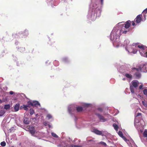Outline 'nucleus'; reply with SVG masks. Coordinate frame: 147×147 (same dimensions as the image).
I'll return each mask as SVG.
<instances>
[{"mask_svg": "<svg viewBox=\"0 0 147 147\" xmlns=\"http://www.w3.org/2000/svg\"><path fill=\"white\" fill-rule=\"evenodd\" d=\"M8 97L7 96H5L3 97L2 99V101L3 102H5L7 101L8 100Z\"/></svg>", "mask_w": 147, "mask_h": 147, "instance_id": "obj_31", "label": "nucleus"}, {"mask_svg": "<svg viewBox=\"0 0 147 147\" xmlns=\"http://www.w3.org/2000/svg\"><path fill=\"white\" fill-rule=\"evenodd\" d=\"M48 61H46V63H47V62H48Z\"/></svg>", "mask_w": 147, "mask_h": 147, "instance_id": "obj_55", "label": "nucleus"}, {"mask_svg": "<svg viewBox=\"0 0 147 147\" xmlns=\"http://www.w3.org/2000/svg\"><path fill=\"white\" fill-rule=\"evenodd\" d=\"M68 61V59L67 57H64L62 59V61L64 62H66Z\"/></svg>", "mask_w": 147, "mask_h": 147, "instance_id": "obj_37", "label": "nucleus"}, {"mask_svg": "<svg viewBox=\"0 0 147 147\" xmlns=\"http://www.w3.org/2000/svg\"><path fill=\"white\" fill-rule=\"evenodd\" d=\"M46 117L48 120L50 119H53V117L50 114H47V115Z\"/></svg>", "mask_w": 147, "mask_h": 147, "instance_id": "obj_27", "label": "nucleus"}, {"mask_svg": "<svg viewBox=\"0 0 147 147\" xmlns=\"http://www.w3.org/2000/svg\"><path fill=\"white\" fill-rule=\"evenodd\" d=\"M62 139H64V138H63H63H62Z\"/></svg>", "mask_w": 147, "mask_h": 147, "instance_id": "obj_58", "label": "nucleus"}, {"mask_svg": "<svg viewBox=\"0 0 147 147\" xmlns=\"http://www.w3.org/2000/svg\"><path fill=\"white\" fill-rule=\"evenodd\" d=\"M46 2L48 5H51L53 7L52 3H53V0H46Z\"/></svg>", "mask_w": 147, "mask_h": 147, "instance_id": "obj_25", "label": "nucleus"}, {"mask_svg": "<svg viewBox=\"0 0 147 147\" xmlns=\"http://www.w3.org/2000/svg\"><path fill=\"white\" fill-rule=\"evenodd\" d=\"M76 108V106L74 104H71L68 106V113L71 115H72L74 112Z\"/></svg>", "mask_w": 147, "mask_h": 147, "instance_id": "obj_9", "label": "nucleus"}, {"mask_svg": "<svg viewBox=\"0 0 147 147\" xmlns=\"http://www.w3.org/2000/svg\"><path fill=\"white\" fill-rule=\"evenodd\" d=\"M6 112V111H5L2 107L1 108L0 107V117L3 116Z\"/></svg>", "mask_w": 147, "mask_h": 147, "instance_id": "obj_18", "label": "nucleus"}, {"mask_svg": "<svg viewBox=\"0 0 147 147\" xmlns=\"http://www.w3.org/2000/svg\"><path fill=\"white\" fill-rule=\"evenodd\" d=\"M130 21L128 20L126 22L125 24H123L122 23L123 22L119 23L120 24L118 26V30L120 31V34H126L127 32L129 31V28L130 26Z\"/></svg>", "mask_w": 147, "mask_h": 147, "instance_id": "obj_5", "label": "nucleus"}, {"mask_svg": "<svg viewBox=\"0 0 147 147\" xmlns=\"http://www.w3.org/2000/svg\"><path fill=\"white\" fill-rule=\"evenodd\" d=\"M32 106H35L38 107V106H40V104L39 102L36 101H34L32 102Z\"/></svg>", "mask_w": 147, "mask_h": 147, "instance_id": "obj_19", "label": "nucleus"}, {"mask_svg": "<svg viewBox=\"0 0 147 147\" xmlns=\"http://www.w3.org/2000/svg\"><path fill=\"white\" fill-rule=\"evenodd\" d=\"M141 114L140 113H138L137 114V115H136L135 117H137V118H138V116H141Z\"/></svg>", "mask_w": 147, "mask_h": 147, "instance_id": "obj_42", "label": "nucleus"}, {"mask_svg": "<svg viewBox=\"0 0 147 147\" xmlns=\"http://www.w3.org/2000/svg\"><path fill=\"white\" fill-rule=\"evenodd\" d=\"M14 92L12 91H10L9 92V94L10 95H12L14 94Z\"/></svg>", "mask_w": 147, "mask_h": 147, "instance_id": "obj_47", "label": "nucleus"}, {"mask_svg": "<svg viewBox=\"0 0 147 147\" xmlns=\"http://www.w3.org/2000/svg\"><path fill=\"white\" fill-rule=\"evenodd\" d=\"M119 24H117L114 27L110 35V39L112 41L113 46L116 47H118L122 45L119 40L121 34L118 27Z\"/></svg>", "mask_w": 147, "mask_h": 147, "instance_id": "obj_3", "label": "nucleus"}, {"mask_svg": "<svg viewBox=\"0 0 147 147\" xmlns=\"http://www.w3.org/2000/svg\"><path fill=\"white\" fill-rule=\"evenodd\" d=\"M48 125L49 128H50L52 127L51 125L49 124Z\"/></svg>", "mask_w": 147, "mask_h": 147, "instance_id": "obj_52", "label": "nucleus"}, {"mask_svg": "<svg viewBox=\"0 0 147 147\" xmlns=\"http://www.w3.org/2000/svg\"><path fill=\"white\" fill-rule=\"evenodd\" d=\"M82 106L85 107H88L91 106V105L90 104H88L86 103H83Z\"/></svg>", "mask_w": 147, "mask_h": 147, "instance_id": "obj_29", "label": "nucleus"}, {"mask_svg": "<svg viewBox=\"0 0 147 147\" xmlns=\"http://www.w3.org/2000/svg\"><path fill=\"white\" fill-rule=\"evenodd\" d=\"M95 141L92 140H88L85 143V144L88 145H91L95 143Z\"/></svg>", "mask_w": 147, "mask_h": 147, "instance_id": "obj_17", "label": "nucleus"}, {"mask_svg": "<svg viewBox=\"0 0 147 147\" xmlns=\"http://www.w3.org/2000/svg\"><path fill=\"white\" fill-rule=\"evenodd\" d=\"M135 25V22H132V26H134Z\"/></svg>", "mask_w": 147, "mask_h": 147, "instance_id": "obj_49", "label": "nucleus"}, {"mask_svg": "<svg viewBox=\"0 0 147 147\" xmlns=\"http://www.w3.org/2000/svg\"><path fill=\"white\" fill-rule=\"evenodd\" d=\"M1 145L2 146H4L6 145V143L5 142H1Z\"/></svg>", "mask_w": 147, "mask_h": 147, "instance_id": "obj_41", "label": "nucleus"}, {"mask_svg": "<svg viewBox=\"0 0 147 147\" xmlns=\"http://www.w3.org/2000/svg\"><path fill=\"white\" fill-rule=\"evenodd\" d=\"M140 119H138V118L137 117H135L134 120V124L136 128H138V125H139L138 124L140 122Z\"/></svg>", "mask_w": 147, "mask_h": 147, "instance_id": "obj_14", "label": "nucleus"}, {"mask_svg": "<svg viewBox=\"0 0 147 147\" xmlns=\"http://www.w3.org/2000/svg\"><path fill=\"white\" fill-rule=\"evenodd\" d=\"M96 114L101 122H105L107 121V119L101 115L97 113Z\"/></svg>", "mask_w": 147, "mask_h": 147, "instance_id": "obj_12", "label": "nucleus"}, {"mask_svg": "<svg viewBox=\"0 0 147 147\" xmlns=\"http://www.w3.org/2000/svg\"><path fill=\"white\" fill-rule=\"evenodd\" d=\"M18 50L19 51L22 52L25 51V48L23 47H20V48Z\"/></svg>", "mask_w": 147, "mask_h": 147, "instance_id": "obj_34", "label": "nucleus"}, {"mask_svg": "<svg viewBox=\"0 0 147 147\" xmlns=\"http://www.w3.org/2000/svg\"><path fill=\"white\" fill-rule=\"evenodd\" d=\"M3 101H2V100H1L0 99V104H1V103H2V102H3Z\"/></svg>", "mask_w": 147, "mask_h": 147, "instance_id": "obj_51", "label": "nucleus"}, {"mask_svg": "<svg viewBox=\"0 0 147 147\" xmlns=\"http://www.w3.org/2000/svg\"><path fill=\"white\" fill-rule=\"evenodd\" d=\"M101 3L102 5L103 4V0H100Z\"/></svg>", "mask_w": 147, "mask_h": 147, "instance_id": "obj_48", "label": "nucleus"}, {"mask_svg": "<svg viewBox=\"0 0 147 147\" xmlns=\"http://www.w3.org/2000/svg\"><path fill=\"white\" fill-rule=\"evenodd\" d=\"M28 107H29L28 105H23L20 107L21 108H23L25 110H28Z\"/></svg>", "mask_w": 147, "mask_h": 147, "instance_id": "obj_23", "label": "nucleus"}, {"mask_svg": "<svg viewBox=\"0 0 147 147\" xmlns=\"http://www.w3.org/2000/svg\"><path fill=\"white\" fill-rule=\"evenodd\" d=\"M65 140L66 141L68 142H70L71 141V139L69 137H67L66 138Z\"/></svg>", "mask_w": 147, "mask_h": 147, "instance_id": "obj_40", "label": "nucleus"}, {"mask_svg": "<svg viewBox=\"0 0 147 147\" xmlns=\"http://www.w3.org/2000/svg\"><path fill=\"white\" fill-rule=\"evenodd\" d=\"M10 105L9 104L5 105L4 106V109L6 110H8L10 108Z\"/></svg>", "mask_w": 147, "mask_h": 147, "instance_id": "obj_28", "label": "nucleus"}, {"mask_svg": "<svg viewBox=\"0 0 147 147\" xmlns=\"http://www.w3.org/2000/svg\"><path fill=\"white\" fill-rule=\"evenodd\" d=\"M11 147H14V146H11Z\"/></svg>", "mask_w": 147, "mask_h": 147, "instance_id": "obj_57", "label": "nucleus"}, {"mask_svg": "<svg viewBox=\"0 0 147 147\" xmlns=\"http://www.w3.org/2000/svg\"><path fill=\"white\" fill-rule=\"evenodd\" d=\"M58 147H82L81 145H69L66 143L65 141H64L62 142L61 144L58 145Z\"/></svg>", "mask_w": 147, "mask_h": 147, "instance_id": "obj_7", "label": "nucleus"}, {"mask_svg": "<svg viewBox=\"0 0 147 147\" xmlns=\"http://www.w3.org/2000/svg\"><path fill=\"white\" fill-rule=\"evenodd\" d=\"M20 107V104L19 103L16 104L14 107V111L17 112L19 110Z\"/></svg>", "mask_w": 147, "mask_h": 147, "instance_id": "obj_20", "label": "nucleus"}, {"mask_svg": "<svg viewBox=\"0 0 147 147\" xmlns=\"http://www.w3.org/2000/svg\"><path fill=\"white\" fill-rule=\"evenodd\" d=\"M98 2H92L90 6V9L88 16V19L92 21L95 20L97 16L99 17L100 15L101 11L98 8Z\"/></svg>", "mask_w": 147, "mask_h": 147, "instance_id": "obj_2", "label": "nucleus"}, {"mask_svg": "<svg viewBox=\"0 0 147 147\" xmlns=\"http://www.w3.org/2000/svg\"><path fill=\"white\" fill-rule=\"evenodd\" d=\"M27 105H28V107H30V105H31L32 106V102H31V101H28L27 102Z\"/></svg>", "mask_w": 147, "mask_h": 147, "instance_id": "obj_38", "label": "nucleus"}, {"mask_svg": "<svg viewBox=\"0 0 147 147\" xmlns=\"http://www.w3.org/2000/svg\"><path fill=\"white\" fill-rule=\"evenodd\" d=\"M143 92L145 95L147 96V88L144 89L143 91Z\"/></svg>", "mask_w": 147, "mask_h": 147, "instance_id": "obj_39", "label": "nucleus"}, {"mask_svg": "<svg viewBox=\"0 0 147 147\" xmlns=\"http://www.w3.org/2000/svg\"><path fill=\"white\" fill-rule=\"evenodd\" d=\"M29 131L31 135L34 137H37V136L40 135L39 134H41L38 131H36L35 130L33 126H29Z\"/></svg>", "mask_w": 147, "mask_h": 147, "instance_id": "obj_8", "label": "nucleus"}, {"mask_svg": "<svg viewBox=\"0 0 147 147\" xmlns=\"http://www.w3.org/2000/svg\"><path fill=\"white\" fill-rule=\"evenodd\" d=\"M143 13H147V8L144 9L143 11Z\"/></svg>", "mask_w": 147, "mask_h": 147, "instance_id": "obj_46", "label": "nucleus"}, {"mask_svg": "<svg viewBox=\"0 0 147 147\" xmlns=\"http://www.w3.org/2000/svg\"><path fill=\"white\" fill-rule=\"evenodd\" d=\"M125 79H126L125 78H123L122 80L123 81H124L125 80Z\"/></svg>", "mask_w": 147, "mask_h": 147, "instance_id": "obj_53", "label": "nucleus"}, {"mask_svg": "<svg viewBox=\"0 0 147 147\" xmlns=\"http://www.w3.org/2000/svg\"><path fill=\"white\" fill-rule=\"evenodd\" d=\"M44 125L45 126H47L48 125V122L46 121L44 122L43 123Z\"/></svg>", "mask_w": 147, "mask_h": 147, "instance_id": "obj_45", "label": "nucleus"}, {"mask_svg": "<svg viewBox=\"0 0 147 147\" xmlns=\"http://www.w3.org/2000/svg\"><path fill=\"white\" fill-rule=\"evenodd\" d=\"M131 69L135 71H140L143 72H147V63H146L141 64L139 68H132Z\"/></svg>", "mask_w": 147, "mask_h": 147, "instance_id": "obj_6", "label": "nucleus"}, {"mask_svg": "<svg viewBox=\"0 0 147 147\" xmlns=\"http://www.w3.org/2000/svg\"><path fill=\"white\" fill-rule=\"evenodd\" d=\"M20 34H22L23 35L26 36H27L28 34V31L26 30H24V31L23 32H21Z\"/></svg>", "mask_w": 147, "mask_h": 147, "instance_id": "obj_21", "label": "nucleus"}, {"mask_svg": "<svg viewBox=\"0 0 147 147\" xmlns=\"http://www.w3.org/2000/svg\"><path fill=\"white\" fill-rule=\"evenodd\" d=\"M34 113V110L32 109H30V113L31 115H32Z\"/></svg>", "mask_w": 147, "mask_h": 147, "instance_id": "obj_36", "label": "nucleus"}, {"mask_svg": "<svg viewBox=\"0 0 147 147\" xmlns=\"http://www.w3.org/2000/svg\"><path fill=\"white\" fill-rule=\"evenodd\" d=\"M17 36V35L16 34H13V36Z\"/></svg>", "mask_w": 147, "mask_h": 147, "instance_id": "obj_54", "label": "nucleus"}, {"mask_svg": "<svg viewBox=\"0 0 147 147\" xmlns=\"http://www.w3.org/2000/svg\"><path fill=\"white\" fill-rule=\"evenodd\" d=\"M113 126L114 127V129L117 131L118 130V126L116 124L114 123L113 124Z\"/></svg>", "mask_w": 147, "mask_h": 147, "instance_id": "obj_30", "label": "nucleus"}, {"mask_svg": "<svg viewBox=\"0 0 147 147\" xmlns=\"http://www.w3.org/2000/svg\"><path fill=\"white\" fill-rule=\"evenodd\" d=\"M3 89L5 90H7V87H5L3 88Z\"/></svg>", "mask_w": 147, "mask_h": 147, "instance_id": "obj_50", "label": "nucleus"}, {"mask_svg": "<svg viewBox=\"0 0 147 147\" xmlns=\"http://www.w3.org/2000/svg\"><path fill=\"white\" fill-rule=\"evenodd\" d=\"M119 136L123 138V140L126 142L130 146L129 144V141L126 139V138L123 136V135L122 132L121 131H119L118 133Z\"/></svg>", "mask_w": 147, "mask_h": 147, "instance_id": "obj_13", "label": "nucleus"}, {"mask_svg": "<svg viewBox=\"0 0 147 147\" xmlns=\"http://www.w3.org/2000/svg\"><path fill=\"white\" fill-rule=\"evenodd\" d=\"M125 76L127 78L129 79L130 80L132 79V76L131 74H125Z\"/></svg>", "mask_w": 147, "mask_h": 147, "instance_id": "obj_22", "label": "nucleus"}, {"mask_svg": "<svg viewBox=\"0 0 147 147\" xmlns=\"http://www.w3.org/2000/svg\"><path fill=\"white\" fill-rule=\"evenodd\" d=\"M143 105L146 107H147V102L142 101V102Z\"/></svg>", "mask_w": 147, "mask_h": 147, "instance_id": "obj_35", "label": "nucleus"}, {"mask_svg": "<svg viewBox=\"0 0 147 147\" xmlns=\"http://www.w3.org/2000/svg\"><path fill=\"white\" fill-rule=\"evenodd\" d=\"M141 16V15H139L137 16L135 19L137 23H139L141 22L142 20Z\"/></svg>", "mask_w": 147, "mask_h": 147, "instance_id": "obj_15", "label": "nucleus"}, {"mask_svg": "<svg viewBox=\"0 0 147 147\" xmlns=\"http://www.w3.org/2000/svg\"><path fill=\"white\" fill-rule=\"evenodd\" d=\"M100 143L101 144H102L103 145H104V146H106V144L104 142H101Z\"/></svg>", "mask_w": 147, "mask_h": 147, "instance_id": "obj_43", "label": "nucleus"}, {"mask_svg": "<svg viewBox=\"0 0 147 147\" xmlns=\"http://www.w3.org/2000/svg\"><path fill=\"white\" fill-rule=\"evenodd\" d=\"M88 126V124L86 121H84L80 123L79 125H77V127L79 129H81Z\"/></svg>", "mask_w": 147, "mask_h": 147, "instance_id": "obj_11", "label": "nucleus"}, {"mask_svg": "<svg viewBox=\"0 0 147 147\" xmlns=\"http://www.w3.org/2000/svg\"><path fill=\"white\" fill-rule=\"evenodd\" d=\"M132 70L135 73V76L137 78H139L141 77V74L140 73V71H135L133 70Z\"/></svg>", "mask_w": 147, "mask_h": 147, "instance_id": "obj_16", "label": "nucleus"}, {"mask_svg": "<svg viewBox=\"0 0 147 147\" xmlns=\"http://www.w3.org/2000/svg\"><path fill=\"white\" fill-rule=\"evenodd\" d=\"M139 83L138 81L137 80H134L131 82L132 85L130 86V91L132 94L134 98H135L138 100L139 104H140L139 99L142 100L143 98V96L140 94L135 92H134V88H136L137 87Z\"/></svg>", "mask_w": 147, "mask_h": 147, "instance_id": "obj_4", "label": "nucleus"}, {"mask_svg": "<svg viewBox=\"0 0 147 147\" xmlns=\"http://www.w3.org/2000/svg\"><path fill=\"white\" fill-rule=\"evenodd\" d=\"M143 85L142 84L140 85L139 87V88L140 89H143Z\"/></svg>", "mask_w": 147, "mask_h": 147, "instance_id": "obj_44", "label": "nucleus"}, {"mask_svg": "<svg viewBox=\"0 0 147 147\" xmlns=\"http://www.w3.org/2000/svg\"><path fill=\"white\" fill-rule=\"evenodd\" d=\"M131 142H132V143H134V142H133V141H131Z\"/></svg>", "mask_w": 147, "mask_h": 147, "instance_id": "obj_56", "label": "nucleus"}, {"mask_svg": "<svg viewBox=\"0 0 147 147\" xmlns=\"http://www.w3.org/2000/svg\"><path fill=\"white\" fill-rule=\"evenodd\" d=\"M123 47L129 55L136 54L138 50L141 56L147 58V47L141 44H133L131 45L129 41L126 40L124 42Z\"/></svg>", "mask_w": 147, "mask_h": 147, "instance_id": "obj_1", "label": "nucleus"}, {"mask_svg": "<svg viewBox=\"0 0 147 147\" xmlns=\"http://www.w3.org/2000/svg\"><path fill=\"white\" fill-rule=\"evenodd\" d=\"M143 135L144 136L147 137V129H145L144 133Z\"/></svg>", "mask_w": 147, "mask_h": 147, "instance_id": "obj_33", "label": "nucleus"}, {"mask_svg": "<svg viewBox=\"0 0 147 147\" xmlns=\"http://www.w3.org/2000/svg\"><path fill=\"white\" fill-rule=\"evenodd\" d=\"M24 122L25 124H28L29 123V119L27 118H25L24 119Z\"/></svg>", "mask_w": 147, "mask_h": 147, "instance_id": "obj_24", "label": "nucleus"}, {"mask_svg": "<svg viewBox=\"0 0 147 147\" xmlns=\"http://www.w3.org/2000/svg\"><path fill=\"white\" fill-rule=\"evenodd\" d=\"M51 134L52 136L54 138H58V136L54 132H52Z\"/></svg>", "mask_w": 147, "mask_h": 147, "instance_id": "obj_32", "label": "nucleus"}, {"mask_svg": "<svg viewBox=\"0 0 147 147\" xmlns=\"http://www.w3.org/2000/svg\"><path fill=\"white\" fill-rule=\"evenodd\" d=\"M76 108L77 111L78 112L82 111L83 109L82 107L80 106H78V107L76 106Z\"/></svg>", "mask_w": 147, "mask_h": 147, "instance_id": "obj_26", "label": "nucleus"}, {"mask_svg": "<svg viewBox=\"0 0 147 147\" xmlns=\"http://www.w3.org/2000/svg\"><path fill=\"white\" fill-rule=\"evenodd\" d=\"M92 131L96 134L99 135H103L105 134L106 135L107 134V132L103 131H100L96 129H93Z\"/></svg>", "mask_w": 147, "mask_h": 147, "instance_id": "obj_10", "label": "nucleus"}]
</instances>
